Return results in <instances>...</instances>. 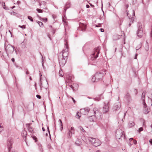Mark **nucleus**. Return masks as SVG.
<instances>
[{"label": "nucleus", "instance_id": "obj_6", "mask_svg": "<svg viewBox=\"0 0 152 152\" xmlns=\"http://www.w3.org/2000/svg\"><path fill=\"white\" fill-rule=\"evenodd\" d=\"M94 111L96 117L100 116L101 113L99 111V109L97 107H95L94 109Z\"/></svg>", "mask_w": 152, "mask_h": 152}, {"label": "nucleus", "instance_id": "obj_47", "mask_svg": "<svg viewBox=\"0 0 152 152\" xmlns=\"http://www.w3.org/2000/svg\"><path fill=\"white\" fill-rule=\"evenodd\" d=\"M15 6H14L13 7H12V9H13V8H14L15 7Z\"/></svg>", "mask_w": 152, "mask_h": 152}, {"label": "nucleus", "instance_id": "obj_36", "mask_svg": "<svg viewBox=\"0 0 152 152\" xmlns=\"http://www.w3.org/2000/svg\"><path fill=\"white\" fill-rule=\"evenodd\" d=\"M132 16H134V15H135V12H134V11L132 12Z\"/></svg>", "mask_w": 152, "mask_h": 152}, {"label": "nucleus", "instance_id": "obj_12", "mask_svg": "<svg viewBox=\"0 0 152 152\" xmlns=\"http://www.w3.org/2000/svg\"><path fill=\"white\" fill-rule=\"evenodd\" d=\"M116 135L119 138L121 137L124 134V132H122L121 130H118L116 132Z\"/></svg>", "mask_w": 152, "mask_h": 152}, {"label": "nucleus", "instance_id": "obj_13", "mask_svg": "<svg viewBox=\"0 0 152 152\" xmlns=\"http://www.w3.org/2000/svg\"><path fill=\"white\" fill-rule=\"evenodd\" d=\"M83 22H80L79 24L80 26L82 28V30H85L86 28V26L85 24V23H84L85 22L84 21H83Z\"/></svg>", "mask_w": 152, "mask_h": 152}, {"label": "nucleus", "instance_id": "obj_16", "mask_svg": "<svg viewBox=\"0 0 152 152\" xmlns=\"http://www.w3.org/2000/svg\"><path fill=\"white\" fill-rule=\"evenodd\" d=\"M135 123L132 121H130L128 124V126L129 128H131L135 125Z\"/></svg>", "mask_w": 152, "mask_h": 152}, {"label": "nucleus", "instance_id": "obj_28", "mask_svg": "<svg viewBox=\"0 0 152 152\" xmlns=\"http://www.w3.org/2000/svg\"><path fill=\"white\" fill-rule=\"evenodd\" d=\"M17 152L15 151H12L10 148H9V152Z\"/></svg>", "mask_w": 152, "mask_h": 152}, {"label": "nucleus", "instance_id": "obj_38", "mask_svg": "<svg viewBox=\"0 0 152 152\" xmlns=\"http://www.w3.org/2000/svg\"><path fill=\"white\" fill-rule=\"evenodd\" d=\"M149 142H150V143L152 144V139H151L150 140H149Z\"/></svg>", "mask_w": 152, "mask_h": 152}, {"label": "nucleus", "instance_id": "obj_23", "mask_svg": "<svg viewBox=\"0 0 152 152\" xmlns=\"http://www.w3.org/2000/svg\"><path fill=\"white\" fill-rule=\"evenodd\" d=\"M28 19L30 20L31 21H32V22L33 21V19L31 17L29 16H28Z\"/></svg>", "mask_w": 152, "mask_h": 152}, {"label": "nucleus", "instance_id": "obj_2", "mask_svg": "<svg viewBox=\"0 0 152 152\" xmlns=\"http://www.w3.org/2000/svg\"><path fill=\"white\" fill-rule=\"evenodd\" d=\"M88 140L91 144L95 146H98L101 144V141L97 138L89 137Z\"/></svg>", "mask_w": 152, "mask_h": 152}, {"label": "nucleus", "instance_id": "obj_31", "mask_svg": "<svg viewBox=\"0 0 152 152\" xmlns=\"http://www.w3.org/2000/svg\"><path fill=\"white\" fill-rule=\"evenodd\" d=\"M145 93H144V92L143 93H142V97H143L144 98H145Z\"/></svg>", "mask_w": 152, "mask_h": 152}, {"label": "nucleus", "instance_id": "obj_44", "mask_svg": "<svg viewBox=\"0 0 152 152\" xmlns=\"http://www.w3.org/2000/svg\"><path fill=\"white\" fill-rule=\"evenodd\" d=\"M42 130H43V131H45V129H44V128H43V127H42Z\"/></svg>", "mask_w": 152, "mask_h": 152}, {"label": "nucleus", "instance_id": "obj_42", "mask_svg": "<svg viewBox=\"0 0 152 152\" xmlns=\"http://www.w3.org/2000/svg\"><path fill=\"white\" fill-rule=\"evenodd\" d=\"M72 100H73V101L74 102V103H75V99H74L73 98H72Z\"/></svg>", "mask_w": 152, "mask_h": 152}, {"label": "nucleus", "instance_id": "obj_9", "mask_svg": "<svg viewBox=\"0 0 152 152\" xmlns=\"http://www.w3.org/2000/svg\"><path fill=\"white\" fill-rule=\"evenodd\" d=\"M66 79L68 80V82H71L74 79V77L72 74L68 75L66 76Z\"/></svg>", "mask_w": 152, "mask_h": 152}, {"label": "nucleus", "instance_id": "obj_18", "mask_svg": "<svg viewBox=\"0 0 152 152\" xmlns=\"http://www.w3.org/2000/svg\"><path fill=\"white\" fill-rule=\"evenodd\" d=\"M10 48L12 49V51L13 50V49L12 48V47L7 46L6 48V50L7 51L9 52V49Z\"/></svg>", "mask_w": 152, "mask_h": 152}, {"label": "nucleus", "instance_id": "obj_21", "mask_svg": "<svg viewBox=\"0 0 152 152\" xmlns=\"http://www.w3.org/2000/svg\"><path fill=\"white\" fill-rule=\"evenodd\" d=\"M37 22L38 23L39 26H42L43 25V23H42L40 21H37Z\"/></svg>", "mask_w": 152, "mask_h": 152}, {"label": "nucleus", "instance_id": "obj_17", "mask_svg": "<svg viewBox=\"0 0 152 152\" xmlns=\"http://www.w3.org/2000/svg\"><path fill=\"white\" fill-rule=\"evenodd\" d=\"M91 80L93 82H96L98 81L96 80V77L95 75L93 77Z\"/></svg>", "mask_w": 152, "mask_h": 152}, {"label": "nucleus", "instance_id": "obj_35", "mask_svg": "<svg viewBox=\"0 0 152 152\" xmlns=\"http://www.w3.org/2000/svg\"><path fill=\"white\" fill-rule=\"evenodd\" d=\"M68 7L67 6V5H66L64 8V10H66L67 8Z\"/></svg>", "mask_w": 152, "mask_h": 152}, {"label": "nucleus", "instance_id": "obj_20", "mask_svg": "<svg viewBox=\"0 0 152 152\" xmlns=\"http://www.w3.org/2000/svg\"><path fill=\"white\" fill-rule=\"evenodd\" d=\"M39 18L40 20H42L44 22H46L47 21V19L46 18H41V17H39Z\"/></svg>", "mask_w": 152, "mask_h": 152}, {"label": "nucleus", "instance_id": "obj_5", "mask_svg": "<svg viewBox=\"0 0 152 152\" xmlns=\"http://www.w3.org/2000/svg\"><path fill=\"white\" fill-rule=\"evenodd\" d=\"M89 110L90 109L87 107L80 109V112L82 114L86 115L88 114Z\"/></svg>", "mask_w": 152, "mask_h": 152}, {"label": "nucleus", "instance_id": "obj_10", "mask_svg": "<svg viewBox=\"0 0 152 152\" xmlns=\"http://www.w3.org/2000/svg\"><path fill=\"white\" fill-rule=\"evenodd\" d=\"M143 104L144 108V112L145 114H147L149 112V110L148 109V108H147V105L145 102H144V101H143Z\"/></svg>", "mask_w": 152, "mask_h": 152}, {"label": "nucleus", "instance_id": "obj_22", "mask_svg": "<svg viewBox=\"0 0 152 152\" xmlns=\"http://www.w3.org/2000/svg\"><path fill=\"white\" fill-rule=\"evenodd\" d=\"M80 129V130L81 131L83 132H85V130L83 129V128L82 127V126H80L79 127Z\"/></svg>", "mask_w": 152, "mask_h": 152}, {"label": "nucleus", "instance_id": "obj_26", "mask_svg": "<svg viewBox=\"0 0 152 152\" xmlns=\"http://www.w3.org/2000/svg\"><path fill=\"white\" fill-rule=\"evenodd\" d=\"M19 27L25 29L26 28V26L25 25L20 26L19 25Z\"/></svg>", "mask_w": 152, "mask_h": 152}, {"label": "nucleus", "instance_id": "obj_49", "mask_svg": "<svg viewBox=\"0 0 152 152\" xmlns=\"http://www.w3.org/2000/svg\"><path fill=\"white\" fill-rule=\"evenodd\" d=\"M122 121H124L123 120V119H122Z\"/></svg>", "mask_w": 152, "mask_h": 152}, {"label": "nucleus", "instance_id": "obj_25", "mask_svg": "<svg viewBox=\"0 0 152 152\" xmlns=\"http://www.w3.org/2000/svg\"><path fill=\"white\" fill-rule=\"evenodd\" d=\"M37 10L39 13H42L43 12L42 10L39 9H37Z\"/></svg>", "mask_w": 152, "mask_h": 152}, {"label": "nucleus", "instance_id": "obj_19", "mask_svg": "<svg viewBox=\"0 0 152 152\" xmlns=\"http://www.w3.org/2000/svg\"><path fill=\"white\" fill-rule=\"evenodd\" d=\"M81 113L80 112H78L77 114V118H79L81 116Z\"/></svg>", "mask_w": 152, "mask_h": 152}, {"label": "nucleus", "instance_id": "obj_37", "mask_svg": "<svg viewBox=\"0 0 152 152\" xmlns=\"http://www.w3.org/2000/svg\"><path fill=\"white\" fill-rule=\"evenodd\" d=\"M100 30L102 32H103L104 31V30L103 28H100Z\"/></svg>", "mask_w": 152, "mask_h": 152}, {"label": "nucleus", "instance_id": "obj_15", "mask_svg": "<svg viewBox=\"0 0 152 152\" xmlns=\"http://www.w3.org/2000/svg\"><path fill=\"white\" fill-rule=\"evenodd\" d=\"M76 144L78 146L81 145L82 144L81 140V139H77L75 142Z\"/></svg>", "mask_w": 152, "mask_h": 152}, {"label": "nucleus", "instance_id": "obj_50", "mask_svg": "<svg viewBox=\"0 0 152 152\" xmlns=\"http://www.w3.org/2000/svg\"><path fill=\"white\" fill-rule=\"evenodd\" d=\"M130 139L133 140V139H132H132Z\"/></svg>", "mask_w": 152, "mask_h": 152}, {"label": "nucleus", "instance_id": "obj_7", "mask_svg": "<svg viewBox=\"0 0 152 152\" xmlns=\"http://www.w3.org/2000/svg\"><path fill=\"white\" fill-rule=\"evenodd\" d=\"M69 132H68L69 136L70 138H71L72 136V134L75 133V129L73 127H72L70 128L69 129Z\"/></svg>", "mask_w": 152, "mask_h": 152}, {"label": "nucleus", "instance_id": "obj_41", "mask_svg": "<svg viewBox=\"0 0 152 152\" xmlns=\"http://www.w3.org/2000/svg\"><path fill=\"white\" fill-rule=\"evenodd\" d=\"M59 121H60V124H61V125L62 126V121H61V120L60 119H59Z\"/></svg>", "mask_w": 152, "mask_h": 152}, {"label": "nucleus", "instance_id": "obj_8", "mask_svg": "<svg viewBox=\"0 0 152 152\" xmlns=\"http://www.w3.org/2000/svg\"><path fill=\"white\" fill-rule=\"evenodd\" d=\"M96 77V80L99 81L100 79L102 78L103 77V75L100 72H97L95 75Z\"/></svg>", "mask_w": 152, "mask_h": 152}, {"label": "nucleus", "instance_id": "obj_11", "mask_svg": "<svg viewBox=\"0 0 152 152\" xmlns=\"http://www.w3.org/2000/svg\"><path fill=\"white\" fill-rule=\"evenodd\" d=\"M109 106L108 104H105L104 106L102 112L103 113H105L108 111Z\"/></svg>", "mask_w": 152, "mask_h": 152}, {"label": "nucleus", "instance_id": "obj_40", "mask_svg": "<svg viewBox=\"0 0 152 152\" xmlns=\"http://www.w3.org/2000/svg\"><path fill=\"white\" fill-rule=\"evenodd\" d=\"M12 61L13 62H14L15 61V59L14 58H12Z\"/></svg>", "mask_w": 152, "mask_h": 152}, {"label": "nucleus", "instance_id": "obj_48", "mask_svg": "<svg viewBox=\"0 0 152 152\" xmlns=\"http://www.w3.org/2000/svg\"><path fill=\"white\" fill-rule=\"evenodd\" d=\"M26 74H28V72H26Z\"/></svg>", "mask_w": 152, "mask_h": 152}, {"label": "nucleus", "instance_id": "obj_30", "mask_svg": "<svg viewBox=\"0 0 152 152\" xmlns=\"http://www.w3.org/2000/svg\"><path fill=\"white\" fill-rule=\"evenodd\" d=\"M36 97L38 99H40L41 98V96L39 95H37L36 96Z\"/></svg>", "mask_w": 152, "mask_h": 152}, {"label": "nucleus", "instance_id": "obj_46", "mask_svg": "<svg viewBox=\"0 0 152 152\" xmlns=\"http://www.w3.org/2000/svg\"><path fill=\"white\" fill-rule=\"evenodd\" d=\"M137 54L136 55V57H135V58H136V57L137 56Z\"/></svg>", "mask_w": 152, "mask_h": 152}, {"label": "nucleus", "instance_id": "obj_39", "mask_svg": "<svg viewBox=\"0 0 152 152\" xmlns=\"http://www.w3.org/2000/svg\"><path fill=\"white\" fill-rule=\"evenodd\" d=\"M137 141L136 140H134V143L135 144H137Z\"/></svg>", "mask_w": 152, "mask_h": 152}, {"label": "nucleus", "instance_id": "obj_4", "mask_svg": "<svg viewBox=\"0 0 152 152\" xmlns=\"http://www.w3.org/2000/svg\"><path fill=\"white\" fill-rule=\"evenodd\" d=\"M137 34V36L140 37H141L142 36L143 33L142 25L139 26Z\"/></svg>", "mask_w": 152, "mask_h": 152}, {"label": "nucleus", "instance_id": "obj_27", "mask_svg": "<svg viewBox=\"0 0 152 152\" xmlns=\"http://www.w3.org/2000/svg\"><path fill=\"white\" fill-rule=\"evenodd\" d=\"M143 130V128L142 127H140L139 129L138 132L139 133Z\"/></svg>", "mask_w": 152, "mask_h": 152}, {"label": "nucleus", "instance_id": "obj_32", "mask_svg": "<svg viewBox=\"0 0 152 152\" xmlns=\"http://www.w3.org/2000/svg\"><path fill=\"white\" fill-rule=\"evenodd\" d=\"M127 16H128V17L129 18H132V17H131L130 16V15L129 14V13H128V14H127Z\"/></svg>", "mask_w": 152, "mask_h": 152}, {"label": "nucleus", "instance_id": "obj_29", "mask_svg": "<svg viewBox=\"0 0 152 152\" xmlns=\"http://www.w3.org/2000/svg\"><path fill=\"white\" fill-rule=\"evenodd\" d=\"M33 138L34 140H35V142H36L37 141V139L36 137L34 136L33 137Z\"/></svg>", "mask_w": 152, "mask_h": 152}, {"label": "nucleus", "instance_id": "obj_34", "mask_svg": "<svg viewBox=\"0 0 152 152\" xmlns=\"http://www.w3.org/2000/svg\"><path fill=\"white\" fill-rule=\"evenodd\" d=\"M48 148H51V146L50 144H49L48 145Z\"/></svg>", "mask_w": 152, "mask_h": 152}, {"label": "nucleus", "instance_id": "obj_24", "mask_svg": "<svg viewBox=\"0 0 152 152\" xmlns=\"http://www.w3.org/2000/svg\"><path fill=\"white\" fill-rule=\"evenodd\" d=\"M59 75L61 77L63 76V73L62 71H61L60 70L59 72Z\"/></svg>", "mask_w": 152, "mask_h": 152}, {"label": "nucleus", "instance_id": "obj_43", "mask_svg": "<svg viewBox=\"0 0 152 152\" xmlns=\"http://www.w3.org/2000/svg\"><path fill=\"white\" fill-rule=\"evenodd\" d=\"M86 6L87 8H89V6L88 5H87Z\"/></svg>", "mask_w": 152, "mask_h": 152}, {"label": "nucleus", "instance_id": "obj_14", "mask_svg": "<svg viewBox=\"0 0 152 152\" xmlns=\"http://www.w3.org/2000/svg\"><path fill=\"white\" fill-rule=\"evenodd\" d=\"M72 89L74 90H75L77 89L78 85L76 84H73L70 86Z\"/></svg>", "mask_w": 152, "mask_h": 152}, {"label": "nucleus", "instance_id": "obj_33", "mask_svg": "<svg viewBox=\"0 0 152 152\" xmlns=\"http://www.w3.org/2000/svg\"><path fill=\"white\" fill-rule=\"evenodd\" d=\"M145 49L146 51H148L149 50L148 47V46L146 47Z\"/></svg>", "mask_w": 152, "mask_h": 152}, {"label": "nucleus", "instance_id": "obj_1", "mask_svg": "<svg viewBox=\"0 0 152 152\" xmlns=\"http://www.w3.org/2000/svg\"><path fill=\"white\" fill-rule=\"evenodd\" d=\"M67 44V42H66L65 44L66 48L63 50L61 53L64 59L62 60H59L60 63H61L63 65H64L66 63L68 55V46Z\"/></svg>", "mask_w": 152, "mask_h": 152}, {"label": "nucleus", "instance_id": "obj_3", "mask_svg": "<svg viewBox=\"0 0 152 152\" xmlns=\"http://www.w3.org/2000/svg\"><path fill=\"white\" fill-rule=\"evenodd\" d=\"M100 51V48L99 47H97L95 48V51L92 55L91 59L92 60H94L98 56Z\"/></svg>", "mask_w": 152, "mask_h": 152}, {"label": "nucleus", "instance_id": "obj_45", "mask_svg": "<svg viewBox=\"0 0 152 152\" xmlns=\"http://www.w3.org/2000/svg\"><path fill=\"white\" fill-rule=\"evenodd\" d=\"M3 5H4V6H5V3H4Z\"/></svg>", "mask_w": 152, "mask_h": 152}]
</instances>
